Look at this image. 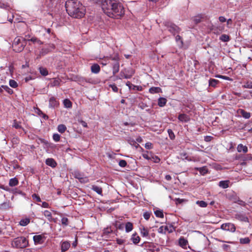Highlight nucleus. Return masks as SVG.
Here are the masks:
<instances>
[{
    "label": "nucleus",
    "mask_w": 252,
    "mask_h": 252,
    "mask_svg": "<svg viewBox=\"0 0 252 252\" xmlns=\"http://www.w3.org/2000/svg\"><path fill=\"white\" fill-rule=\"evenodd\" d=\"M220 228L223 230L230 231L232 232H235L236 230V227L234 224L232 223H223L221 225Z\"/></svg>",
    "instance_id": "obj_7"
},
{
    "label": "nucleus",
    "mask_w": 252,
    "mask_h": 252,
    "mask_svg": "<svg viewBox=\"0 0 252 252\" xmlns=\"http://www.w3.org/2000/svg\"><path fill=\"white\" fill-rule=\"evenodd\" d=\"M32 197L33 199H35L37 202L41 201L40 197L36 194H32Z\"/></svg>",
    "instance_id": "obj_60"
},
{
    "label": "nucleus",
    "mask_w": 252,
    "mask_h": 252,
    "mask_svg": "<svg viewBox=\"0 0 252 252\" xmlns=\"http://www.w3.org/2000/svg\"><path fill=\"white\" fill-rule=\"evenodd\" d=\"M175 40L177 42H180L181 46L183 45V41L182 40V38L181 36L177 35L175 37Z\"/></svg>",
    "instance_id": "obj_51"
},
{
    "label": "nucleus",
    "mask_w": 252,
    "mask_h": 252,
    "mask_svg": "<svg viewBox=\"0 0 252 252\" xmlns=\"http://www.w3.org/2000/svg\"><path fill=\"white\" fill-rule=\"evenodd\" d=\"M53 138L56 142H58L60 139V135L57 133L54 134L53 135Z\"/></svg>",
    "instance_id": "obj_56"
},
{
    "label": "nucleus",
    "mask_w": 252,
    "mask_h": 252,
    "mask_svg": "<svg viewBox=\"0 0 252 252\" xmlns=\"http://www.w3.org/2000/svg\"><path fill=\"white\" fill-rule=\"evenodd\" d=\"M242 87L243 88H248L252 89V82H247L244 85H242Z\"/></svg>",
    "instance_id": "obj_46"
},
{
    "label": "nucleus",
    "mask_w": 252,
    "mask_h": 252,
    "mask_svg": "<svg viewBox=\"0 0 252 252\" xmlns=\"http://www.w3.org/2000/svg\"><path fill=\"white\" fill-rule=\"evenodd\" d=\"M19 183V181L16 178H13L10 179L9 182V186L10 187H14L17 186Z\"/></svg>",
    "instance_id": "obj_25"
},
{
    "label": "nucleus",
    "mask_w": 252,
    "mask_h": 252,
    "mask_svg": "<svg viewBox=\"0 0 252 252\" xmlns=\"http://www.w3.org/2000/svg\"><path fill=\"white\" fill-rule=\"evenodd\" d=\"M188 244V240L185 239L184 237H181L179 239V245L184 249L187 248V246Z\"/></svg>",
    "instance_id": "obj_9"
},
{
    "label": "nucleus",
    "mask_w": 252,
    "mask_h": 252,
    "mask_svg": "<svg viewBox=\"0 0 252 252\" xmlns=\"http://www.w3.org/2000/svg\"><path fill=\"white\" fill-rule=\"evenodd\" d=\"M109 60L114 61V62H119L120 57L118 53L114 54L113 55H110L107 57Z\"/></svg>",
    "instance_id": "obj_22"
},
{
    "label": "nucleus",
    "mask_w": 252,
    "mask_h": 252,
    "mask_svg": "<svg viewBox=\"0 0 252 252\" xmlns=\"http://www.w3.org/2000/svg\"><path fill=\"white\" fill-rule=\"evenodd\" d=\"M179 158L182 160L187 159V160H191L190 158L188 156L187 153L186 152L180 153Z\"/></svg>",
    "instance_id": "obj_24"
},
{
    "label": "nucleus",
    "mask_w": 252,
    "mask_h": 252,
    "mask_svg": "<svg viewBox=\"0 0 252 252\" xmlns=\"http://www.w3.org/2000/svg\"><path fill=\"white\" fill-rule=\"evenodd\" d=\"M155 214L157 217L163 218L164 217L163 211L162 210H156L155 211Z\"/></svg>",
    "instance_id": "obj_40"
},
{
    "label": "nucleus",
    "mask_w": 252,
    "mask_h": 252,
    "mask_svg": "<svg viewBox=\"0 0 252 252\" xmlns=\"http://www.w3.org/2000/svg\"><path fill=\"white\" fill-rule=\"evenodd\" d=\"M45 163L47 165L50 166L52 168H55L57 165L56 161L52 158H47L46 159Z\"/></svg>",
    "instance_id": "obj_11"
},
{
    "label": "nucleus",
    "mask_w": 252,
    "mask_h": 252,
    "mask_svg": "<svg viewBox=\"0 0 252 252\" xmlns=\"http://www.w3.org/2000/svg\"><path fill=\"white\" fill-rule=\"evenodd\" d=\"M59 102L55 97H51L49 99V106L52 108H55L58 106Z\"/></svg>",
    "instance_id": "obj_10"
},
{
    "label": "nucleus",
    "mask_w": 252,
    "mask_h": 252,
    "mask_svg": "<svg viewBox=\"0 0 252 252\" xmlns=\"http://www.w3.org/2000/svg\"><path fill=\"white\" fill-rule=\"evenodd\" d=\"M167 132L168 133L169 138L171 140H174L175 138V135L173 131L171 129H168L167 130Z\"/></svg>",
    "instance_id": "obj_45"
},
{
    "label": "nucleus",
    "mask_w": 252,
    "mask_h": 252,
    "mask_svg": "<svg viewBox=\"0 0 252 252\" xmlns=\"http://www.w3.org/2000/svg\"><path fill=\"white\" fill-rule=\"evenodd\" d=\"M134 73L135 72L134 70L132 68H125L121 71L120 73V77H119V79H121L122 78L129 79L134 75Z\"/></svg>",
    "instance_id": "obj_6"
},
{
    "label": "nucleus",
    "mask_w": 252,
    "mask_h": 252,
    "mask_svg": "<svg viewBox=\"0 0 252 252\" xmlns=\"http://www.w3.org/2000/svg\"><path fill=\"white\" fill-rule=\"evenodd\" d=\"M91 69L92 73L97 74L99 72L100 67L98 64L94 63L91 66Z\"/></svg>",
    "instance_id": "obj_16"
},
{
    "label": "nucleus",
    "mask_w": 252,
    "mask_h": 252,
    "mask_svg": "<svg viewBox=\"0 0 252 252\" xmlns=\"http://www.w3.org/2000/svg\"><path fill=\"white\" fill-rule=\"evenodd\" d=\"M44 215L46 217L48 218L49 221H51L52 220V214L50 211L48 210L44 211Z\"/></svg>",
    "instance_id": "obj_39"
},
{
    "label": "nucleus",
    "mask_w": 252,
    "mask_h": 252,
    "mask_svg": "<svg viewBox=\"0 0 252 252\" xmlns=\"http://www.w3.org/2000/svg\"><path fill=\"white\" fill-rule=\"evenodd\" d=\"M235 218L240 221L249 222V219L245 214L241 213H237L235 214Z\"/></svg>",
    "instance_id": "obj_8"
},
{
    "label": "nucleus",
    "mask_w": 252,
    "mask_h": 252,
    "mask_svg": "<svg viewBox=\"0 0 252 252\" xmlns=\"http://www.w3.org/2000/svg\"><path fill=\"white\" fill-rule=\"evenodd\" d=\"M250 242V239L248 237L244 238H241L240 239V243L242 244H249Z\"/></svg>",
    "instance_id": "obj_43"
},
{
    "label": "nucleus",
    "mask_w": 252,
    "mask_h": 252,
    "mask_svg": "<svg viewBox=\"0 0 252 252\" xmlns=\"http://www.w3.org/2000/svg\"><path fill=\"white\" fill-rule=\"evenodd\" d=\"M65 6L68 14L74 18H81L85 14L86 9L79 0H67Z\"/></svg>",
    "instance_id": "obj_2"
},
{
    "label": "nucleus",
    "mask_w": 252,
    "mask_h": 252,
    "mask_svg": "<svg viewBox=\"0 0 252 252\" xmlns=\"http://www.w3.org/2000/svg\"><path fill=\"white\" fill-rule=\"evenodd\" d=\"M28 241L24 237H18L12 242V245L16 248L23 249L28 246Z\"/></svg>",
    "instance_id": "obj_4"
},
{
    "label": "nucleus",
    "mask_w": 252,
    "mask_h": 252,
    "mask_svg": "<svg viewBox=\"0 0 252 252\" xmlns=\"http://www.w3.org/2000/svg\"><path fill=\"white\" fill-rule=\"evenodd\" d=\"M27 41H32L33 43H37V44H38L39 45H41L43 44V42L40 40H39V39H38L37 38H36L35 37H32V38H31L30 39H27Z\"/></svg>",
    "instance_id": "obj_32"
},
{
    "label": "nucleus",
    "mask_w": 252,
    "mask_h": 252,
    "mask_svg": "<svg viewBox=\"0 0 252 252\" xmlns=\"http://www.w3.org/2000/svg\"><path fill=\"white\" fill-rule=\"evenodd\" d=\"M126 85L128 87L129 89L135 90L137 86H135L132 84L130 82L127 81L126 83Z\"/></svg>",
    "instance_id": "obj_55"
},
{
    "label": "nucleus",
    "mask_w": 252,
    "mask_h": 252,
    "mask_svg": "<svg viewBox=\"0 0 252 252\" xmlns=\"http://www.w3.org/2000/svg\"><path fill=\"white\" fill-rule=\"evenodd\" d=\"M43 236L41 235H35L33 237L35 244H41L43 243Z\"/></svg>",
    "instance_id": "obj_18"
},
{
    "label": "nucleus",
    "mask_w": 252,
    "mask_h": 252,
    "mask_svg": "<svg viewBox=\"0 0 252 252\" xmlns=\"http://www.w3.org/2000/svg\"><path fill=\"white\" fill-rule=\"evenodd\" d=\"M92 189L97 193L98 194L102 195V189L101 187L95 185H93L92 187Z\"/></svg>",
    "instance_id": "obj_26"
},
{
    "label": "nucleus",
    "mask_w": 252,
    "mask_h": 252,
    "mask_svg": "<svg viewBox=\"0 0 252 252\" xmlns=\"http://www.w3.org/2000/svg\"><path fill=\"white\" fill-rule=\"evenodd\" d=\"M113 68V75H115L119 71L120 69V63L114 62L112 64Z\"/></svg>",
    "instance_id": "obj_13"
},
{
    "label": "nucleus",
    "mask_w": 252,
    "mask_h": 252,
    "mask_svg": "<svg viewBox=\"0 0 252 252\" xmlns=\"http://www.w3.org/2000/svg\"><path fill=\"white\" fill-rule=\"evenodd\" d=\"M145 147L147 149H151L152 148V144L150 142H147L145 144Z\"/></svg>",
    "instance_id": "obj_62"
},
{
    "label": "nucleus",
    "mask_w": 252,
    "mask_h": 252,
    "mask_svg": "<svg viewBox=\"0 0 252 252\" xmlns=\"http://www.w3.org/2000/svg\"><path fill=\"white\" fill-rule=\"evenodd\" d=\"M119 165L122 167H125L127 165V162L125 160L121 159L119 161Z\"/></svg>",
    "instance_id": "obj_52"
},
{
    "label": "nucleus",
    "mask_w": 252,
    "mask_h": 252,
    "mask_svg": "<svg viewBox=\"0 0 252 252\" xmlns=\"http://www.w3.org/2000/svg\"><path fill=\"white\" fill-rule=\"evenodd\" d=\"M228 183L229 181H221L219 182V186L223 189H226L229 187Z\"/></svg>",
    "instance_id": "obj_28"
},
{
    "label": "nucleus",
    "mask_w": 252,
    "mask_h": 252,
    "mask_svg": "<svg viewBox=\"0 0 252 252\" xmlns=\"http://www.w3.org/2000/svg\"><path fill=\"white\" fill-rule=\"evenodd\" d=\"M30 222V219L29 218H26V219H22L19 223H20V225H21V226H26L27 225H28Z\"/></svg>",
    "instance_id": "obj_31"
},
{
    "label": "nucleus",
    "mask_w": 252,
    "mask_h": 252,
    "mask_svg": "<svg viewBox=\"0 0 252 252\" xmlns=\"http://www.w3.org/2000/svg\"><path fill=\"white\" fill-rule=\"evenodd\" d=\"M9 84L10 86L12 88H16L18 87V84L14 80H10Z\"/></svg>",
    "instance_id": "obj_44"
},
{
    "label": "nucleus",
    "mask_w": 252,
    "mask_h": 252,
    "mask_svg": "<svg viewBox=\"0 0 252 252\" xmlns=\"http://www.w3.org/2000/svg\"><path fill=\"white\" fill-rule=\"evenodd\" d=\"M12 126L15 128L16 129L21 128L23 130H24V128L20 125V123H18L16 120L13 121V124L12 125Z\"/></svg>",
    "instance_id": "obj_37"
},
{
    "label": "nucleus",
    "mask_w": 252,
    "mask_h": 252,
    "mask_svg": "<svg viewBox=\"0 0 252 252\" xmlns=\"http://www.w3.org/2000/svg\"><path fill=\"white\" fill-rule=\"evenodd\" d=\"M219 81L215 79H210L209 81V85L210 86L215 87Z\"/></svg>",
    "instance_id": "obj_33"
},
{
    "label": "nucleus",
    "mask_w": 252,
    "mask_h": 252,
    "mask_svg": "<svg viewBox=\"0 0 252 252\" xmlns=\"http://www.w3.org/2000/svg\"><path fill=\"white\" fill-rule=\"evenodd\" d=\"M150 216L151 214L148 212L144 213L143 214V217L146 220H148L149 219Z\"/></svg>",
    "instance_id": "obj_61"
},
{
    "label": "nucleus",
    "mask_w": 252,
    "mask_h": 252,
    "mask_svg": "<svg viewBox=\"0 0 252 252\" xmlns=\"http://www.w3.org/2000/svg\"><path fill=\"white\" fill-rule=\"evenodd\" d=\"M198 170L200 173L202 175H204L208 172V170L206 167H200Z\"/></svg>",
    "instance_id": "obj_50"
},
{
    "label": "nucleus",
    "mask_w": 252,
    "mask_h": 252,
    "mask_svg": "<svg viewBox=\"0 0 252 252\" xmlns=\"http://www.w3.org/2000/svg\"><path fill=\"white\" fill-rule=\"evenodd\" d=\"M64 105L66 108H70L72 107L71 102L67 99H65L63 101Z\"/></svg>",
    "instance_id": "obj_41"
},
{
    "label": "nucleus",
    "mask_w": 252,
    "mask_h": 252,
    "mask_svg": "<svg viewBox=\"0 0 252 252\" xmlns=\"http://www.w3.org/2000/svg\"><path fill=\"white\" fill-rule=\"evenodd\" d=\"M220 39L223 42H227L230 40V37L229 35L223 34L220 37Z\"/></svg>",
    "instance_id": "obj_36"
},
{
    "label": "nucleus",
    "mask_w": 252,
    "mask_h": 252,
    "mask_svg": "<svg viewBox=\"0 0 252 252\" xmlns=\"http://www.w3.org/2000/svg\"><path fill=\"white\" fill-rule=\"evenodd\" d=\"M19 139L17 136L13 137L11 139V142L12 143L13 145H17L19 143Z\"/></svg>",
    "instance_id": "obj_54"
},
{
    "label": "nucleus",
    "mask_w": 252,
    "mask_h": 252,
    "mask_svg": "<svg viewBox=\"0 0 252 252\" xmlns=\"http://www.w3.org/2000/svg\"><path fill=\"white\" fill-rule=\"evenodd\" d=\"M101 7L108 16L119 19L125 14V9L122 3L116 0H100Z\"/></svg>",
    "instance_id": "obj_1"
},
{
    "label": "nucleus",
    "mask_w": 252,
    "mask_h": 252,
    "mask_svg": "<svg viewBox=\"0 0 252 252\" xmlns=\"http://www.w3.org/2000/svg\"><path fill=\"white\" fill-rule=\"evenodd\" d=\"M39 70L40 74L44 76H47L48 74V71L46 68L40 67Z\"/></svg>",
    "instance_id": "obj_34"
},
{
    "label": "nucleus",
    "mask_w": 252,
    "mask_h": 252,
    "mask_svg": "<svg viewBox=\"0 0 252 252\" xmlns=\"http://www.w3.org/2000/svg\"><path fill=\"white\" fill-rule=\"evenodd\" d=\"M161 91L159 87H152L149 89V92L151 94L158 93Z\"/></svg>",
    "instance_id": "obj_35"
},
{
    "label": "nucleus",
    "mask_w": 252,
    "mask_h": 252,
    "mask_svg": "<svg viewBox=\"0 0 252 252\" xmlns=\"http://www.w3.org/2000/svg\"><path fill=\"white\" fill-rule=\"evenodd\" d=\"M79 122L80 123V124L82 125V126L84 127H87L88 126H87V124L83 120H81L79 121Z\"/></svg>",
    "instance_id": "obj_64"
},
{
    "label": "nucleus",
    "mask_w": 252,
    "mask_h": 252,
    "mask_svg": "<svg viewBox=\"0 0 252 252\" xmlns=\"http://www.w3.org/2000/svg\"><path fill=\"white\" fill-rule=\"evenodd\" d=\"M165 26L168 29V31L174 35L179 33L181 31V29L178 26L169 22H165Z\"/></svg>",
    "instance_id": "obj_5"
},
{
    "label": "nucleus",
    "mask_w": 252,
    "mask_h": 252,
    "mask_svg": "<svg viewBox=\"0 0 252 252\" xmlns=\"http://www.w3.org/2000/svg\"><path fill=\"white\" fill-rule=\"evenodd\" d=\"M167 102V100L164 97H159L158 99V105L160 107H163L164 106Z\"/></svg>",
    "instance_id": "obj_23"
},
{
    "label": "nucleus",
    "mask_w": 252,
    "mask_h": 252,
    "mask_svg": "<svg viewBox=\"0 0 252 252\" xmlns=\"http://www.w3.org/2000/svg\"><path fill=\"white\" fill-rule=\"evenodd\" d=\"M131 240L134 244H137L140 240V238L136 233H135L132 235Z\"/></svg>",
    "instance_id": "obj_20"
},
{
    "label": "nucleus",
    "mask_w": 252,
    "mask_h": 252,
    "mask_svg": "<svg viewBox=\"0 0 252 252\" xmlns=\"http://www.w3.org/2000/svg\"><path fill=\"white\" fill-rule=\"evenodd\" d=\"M11 208V203L8 201L3 202L0 205V209L2 211H6Z\"/></svg>",
    "instance_id": "obj_12"
},
{
    "label": "nucleus",
    "mask_w": 252,
    "mask_h": 252,
    "mask_svg": "<svg viewBox=\"0 0 252 252\" xmlns=\"http://www.w3.org/2000/svg\"><path fill=\"white\" fill-rule=\"evenodd\" d=\"M141 235L143 237H147L149 235L148 230L144 227L141 230Z\"/></svg>",
    "instance_id": "obj_49"
},
{
    "label": "nucleus",
    "mask_w": 252,
    "mask_h": 252,
    "mask_svg": "<svg viewBox=\"0 0 252 252\" xmlns=\"http://www.w3.org/2000/svg\"><path fill=\"white\" fill-rule=\"evenodd\" d=\"M61 221H62V224L65 226H67L69 224L68 220L67 218H65V217L63 218L62 219Z\"/></svg>",
    "instance_id": "obj_47"
},
{
    "label": "nucleus",
    "mask_w": 252,
    "mask_h": 252,
    "mask_svg": "<svg viewBox=\"0 0 252 252\" xmlns=\"http://www.w3.org/2000/svg\"><path fill=\"white\" fill-rule=\"evenodd\" d=\"M109 87L112 88V90L114 92H118V89L117 87L116 86V85L115 84L110 85Z\"/></svg>",
    "instance_id": "obj_59"
},
{
    "label": "nucleus",
    "mask_w": 252,
    "mask_h": 252,
    "mask_svg": "<svg viewBox=\"0 0 252 252\" xmlns=\"http://www.w3.org/2000/svg\"><path fill=\"white\" fill-rule=\"evenodd\" d=\"M26 44V39L17 36L14 39L12 47L16 52H20L23 50Z\"/></svg>",
    "instance_id": "obj_3"
},
{
    "label": "nucleus",
    "mask_w": 252,
    "mask_h": 252,
    "mask_svg": "<svg viewBox=\"0 0 252 252\" xmlns=\"http://www.w3.org/2000/svg\"><path fill=\"white\" fill-rule=\"evenodd\" d=\"M138 107L141 109H144L148 107V105L146 103L142 102L139 103Z\"/></svg>",
    "instance_id": "obj_58"
},
{
    "label": "nucleus",
    "mask_w": 252,
    "mask_h": 252,
    "mask_svg": "<svg viewBox=\"0 0 252 252\" xmlns=\"http://www.w3.org/2000/svg\"><path fill=\"white\" fill-rule=\"evenodd\" d=\"M61 250L62 251H66L70 247V244L68 241H63L61 242Z\"/></svg>",
    "instance_id": "obj_14"
},
{
    "label": "nucleus",
    "mask_w": 252,
    "mask_h": 252,
    "mask_svg": "<svg viewBox=\"0 0 252 252\" xmlns=\"http://www.w3.org/2000/svg\"><path fill=\"white\" fill-rule=\"evenodd\" d=\"M8 7H9V5L8 3H3L0 1V8L6 9Z\"/></svg>",
    "instance_id": "obj_53"
},
{
    "label": "nucleus",
    "mask_w": 252,
    "mask_h": 252,
    "mask_svg": "<svg viewBox=\"0 0 252 252\" xmlns=\"http://www.w3.org/2000/svg\"><path fill=\"white\" fill-rule=\"evenodd\" d=\"M66 129V127L65 125L61 124L58 126V130L59 132L61 133H63L65 130Z\"/></svg>",
    "instance_id": "obj_38"
},
{
    "label": "nucleus",
    "mask_w": 252,
    "mask_h": 252,
    "mask_svg": "<svg viewBox=\"0 0 252 252\" xmlns=\"http://www.w3.org/2000/svg\"><path fill=\"white\" fill-rule=\"evenodd\" d=\"M1 87L10 94L13 93V91L7 86L2 85Z\"/></svg>",
    "instance_id": "obj_42"
},
{
    "label": "nucleus",
    "mask_w": 252,
    "mask_h": 252,
    "mask_svg": "<svg viewBox=\"0 0 252 252\" xmlns=\"http://www.w3.org/2000/svg\"><path fill=\"white\" fill-rule=\"evenodd\" d=\"M239 113L245 119H249L251 117V113L246 111L244 109H239Z\"/></svg>",
    "instance_id": "obj_21"
},
{
    "label": "nucleus",
    "mask_w": 252,
    "mask_h": 252,
    "mask_svg": "<svg viewBox=\"0 0 252 252\" xmlns=\"http://www.w3.org/2000/svg\"><path fill=\"white\" fill-rule=\"evenodd\" d=\"M196 204H198L201 207H206L207 206V203L204 201H197Z\"/></svg>",
    "instance_id": "obj_48"
},
{
    "label": "nucleus",
    "mask_w": 252,
    "mask_h": 252,
    "mask_svg": "<svg viewBox=\"0 0 252 252\" xmlns=\"http://www.w3.org/2000/svg\"><path fill=\"white\" fill-rule=\"evenodd\" d=\"M178 118L179 121L184 122H188L190 120L189 116L185 114H180Z\"/></svg>",
    "instance_id": "obj_15"
},
{
    "label": "nucleus",
    "mask_w": 252,
    "mask_h": 252,
    "mask_svg": "<svg viewBox=\"0 0 252 252\" xmlns=\"http://www.w3.org/2000/svg\"><path fill=\"white\" fill-rule=\"evenodd\" d=\"M219 77L223 79H225L226 80H232V79L231 78H230L229 77L226 76L220 75L219 76Z\"/></svg>",
    "instance_id": "obj_63"
},
{
    "label": "nucleus",
    "mask_w": 252,
    "mask_h": 252,
    "mask_svg": "<svg viewBox=\"0 0 252 252\" xmlns=\"http://www.w3.org/2000/svg\"><path fill=\"white\" fill-rule=\"evenodd\" d=\"M204 15L203 14H198L196 16H194L192 18V20L195 24H197L201 22V19L204 18Z\"/></svg>",
    "instance_id": "obj_17"
},
{
    "label": "nucleus",
    "mask_w": 252,
    "mask_h": 252,
    "mask_svg": "<svg viewBox=\"0 0 252 252\" xmlns=\"http://www.w3.org/2000/svg\"><path fill=\"white\" fill-rule=\"evenodd\" d=\"M61 81V80L60 79L55 78L53 81L51 82L50 85L53 87L55 86H59Z\"/></svg>",
    "instance_id": "obj_27"
},
{
    "label": "nucleus",
    "mask_w": 252,
    "mask_h": 252,
    "mask_svg": "<svg viewBox=\"0 0 252 252\" xmlns=\"http://www.w3.org/2000/svg\"><path fill=\"white\" fill-rule=\"evenodd\" d=\"M51 51V50L49 48H44L41 49L40 51V56H45L48 53Z\"/></svg>",
    "instance_id": "obj_30"
},
{
    "label": "nucleus",
    "mask_w": 252,
    "mask_h": 252,
    "mask_svg": "<svg viewBox=\"0 0 252 252\" xmlns=\"http://www.w3.org/2000/svg\"><path fill=\"white\" fill-rule=\"evenodd\" d=\"M126 231L129 232L133 229V224L130 222H127L125 225Z\"/></svg>",
    "instance_id": "obj_29"
},
{
    "label": "nucleus",
    "mask_w": 252,
    "mask_h": 252,
    "mask_svg": "<svg viewBox=\"0 0 252 252\" xmlns=\"http://www.w3.org/2000/svg\"><path fill=\"white\" fill-rule=\"evenodd\" d=\"M237 150L239 153L243 152L244 153H246L248 152V147L242 144H240L238 145Z\"/></svg>",
    "instance_id": "obj_19"
},
{
    "label": "nucleus",
    "mask_w": 252,
    "mask_h": 252,
    "mask_svg": "<svg viewBox=\"0 0 252 252\" xmlns=\"http://www.w3.org/2000/svg\"><path fill=\"white\" fill-rule=\"evenodd\" d=\"M155 163H158L160 161V158L158 156H153L151 158Z\"/></svg>",
    "instance_id": "obj_57"
}]
</instances>
